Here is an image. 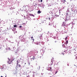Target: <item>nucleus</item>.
I'll return each mask as SVG.
<instances>
[{"label": "nucleus", "mask_w": 77, "mask_h": 77, "mask_svg": "<svg viewBox=\"0 0 77 77\" xmlns=\"http://www.w3.org/2000/svg\"><path fill=\"white\" fill-rule=\"evenodd\" d=\"M7 68V67H6V65H3V67L2 68V71H3V69H6Z\"/></svg>", "instance_id": "f257e3e1"}, {"label": "nucleus", "mask_w": 77, "mask_h": 77, "mask_svg": "<svg viewBox=\"0 0 77 77\" xmlns=\"http://www.w3.org/2000/svg\"><path fill=\"white\" fill-rule=\"evenodd\" d=\"M19 39L21 40V41H22V40H23L24 39V37H21V36H20L19 37Z\"/></svg>", "instance_id": "f03ea898"}, {"label": "nucleus", "mask_w": 77, "mask_h": 77, "mask_svg": "<svg viewBox=\"0 0 77 77\" xmlns=\"http://www.w3.org/2000/svg\"><path fill=\"white\" fill-rule=\"evenodd\" d=\"M29 15L31 16H32V17H35V16L33 15V14H29Z\"/></svg>", "instance_id": "7ed1b4c3"}, {"label": "nucleus", "mask_w": 77, "mask_h": 77, "mask_svg": "<svg viewBox=\"0 0 77 77\" xmlns=\"http://www.w3.org/2000/svg\"><path fill=\"white\" fill-rule=\"evenodd\" d=\"M9 61H8V63H9V64H11V61L10 62V59H9Z\"/></svg>", "instance_id": "20e7f679"}, {"label": "nucleus", "mask_w": 77, "mask_h": 77, "mask_svg": "<svg viewBox=\"0 0 77 77\" xmlns=\"http://www.w3.org/2000/svg\"><path fill=\"white\" fill-rule=\"evenodd\" d=\"M40 13H41V12L40 11V10L38 11L37 12V14H39Z\"/></svg>", "instance_id": "39448f33"}, {"label": "nucleus", "mask_w": 77, "mask_h": 77, "mask_svg": "<svg viewBox=\"0 0 77 77\" xmlns=\"http://www.w3.org/2000/svg\"><path fill=\"white\" fill-rule=\"evenodd\" d=\"M53 63V61H51V63H49V65H52Z\"/></svg>", "instance_id": "423d86ee"}, {"label": "nucleus", "mask_w": 77, "mask_h": 77, "mask_svg": "<svg viewBox=\"0 0 77 77\" xmlns=\"http://www.w3.org/2000/svg\"><path fill=\"white\" fill-rule=\"evenodd\" d=\"M31 38L32 40V41H34V39H33V36L31 37Z\"/></svg>", "instance_id": "0eeeda50"}, {"label": "nucleus", "mask_w": 77, "mask_h": 77, "mask_svg": "<svg viewBox=\"0 0 77 77\" xmlns=\"http://www.w3.org/2000/svg\"><path fill=\"white\" fill-rule=\"evenodd\" d=\"M49 71H52V69H51V67H50L49 68Z\"/></svg>", "instance_id": "6e6552de"}, {"label": "nucleus", "mask_w": 77, "mask_h": 77, "mask_svg": "<svg viewBox=\"0 0 77 77\" xmlns=\"http://www.w3.org/2000/svg\"><path fill=\"white\" fill-rule=\"evenodd\" d=\"M62 26H65V24L64 23V22L62 24Z\"/></svg>", "instance_id": "1a4fd4ad"}, {"label": "nucleus", "mask_w": 77, "mask_h": 77, "mask_svg": "<svg viewBox=\"0 0 77 77\" xmlns=\"http://www.w3.org/2000/svg\"><path fill=\"white\" fill-rule=\"evenodd\" d=\"M14 27H17V25H14Z\"/></svg>", "instance_id": "9d476101"}, {"label": "nucleus", "mask_w": 77, "mask_h": 77, "mask_svg": "<svg viewBox=\"0 0 77 77\" xmlns=\"http://www.w3.org/2000/svg\"><path fill=\"white\" fill-rule=\"evenodd\" d=\"M66 53V51H63V55H64V53Z\"/></svg>", "instance_id": "9b49d317"}, {"label": "nucleus", "mask_w": 77, "mask_h": 77, "mask_svg": "<svg viewBox=\"0 0 77 77\" xmlns=\"http://www.w3.org/2000/svg\"><path fill=\"white\" fill-rule=\"evenodd\" d=\"M62 2H66V0H62Z\"/></svg>", "instance_id": "f8f14e48"}, {"label": "nucleus", "mask_w": 77, "mask_h": 77, "mask_svg": "<svg viewBox=\"0 0 77 77\" xmlns=\"http://www.w3.org/2000/svg\"><path fill=\"white\" fill-rule=\"evenodd\" d=\"M66 44H68V41H66Z\"/></svg>", "instance_id": "ddd939ff"}, {"label": "nucleus", "mask_w": 77, "mask_h": 77, "mask_svg": "<svg viewBox=\"0 0 77 77\" xmlns=\"http://www.w3.org/2000/svg\"><path fill=\"white\" fill-rule=\"evenodd\" d=\"M10 10H12H12L14 9V8H10Z\"/></svg>", "instance_id": "4468645a"}, {"label": "nucleus", "mask_w": 77, "mask_h": 77, "mask_svg": "<svg viewBox=\"0 0 77 77\" xmlns=\"http://www.w3.org/2000/svg\"><path fill=\"white\" fill-rule=\"evenodd\" d=\"M68 39V37H66L65 38V40L66 41Z\"/></svg>", "instance_id": "2eb2a0df"}, {"label": "nucleus", "mask_w": 77, "mask_h": 77, "mask_svg": "<svg viewBox=\"0 0 77 77\" xmlns=\"http://www.w3.org/2000/svg\"><path fill=\"white\" fill-rule=\"evenodd\" d=\"M48 19H49V20H51V18L49 17Z\"/></svg>", "instance_id": "dca6fc26"}, {"label": "nucleus", "mask_w": 77, "mask_h": 77, "mask_svg": "<svg viewBox=\"0 0 77 77\" xmlns=\"http://www.w3.org/2000/svg\"><path fill=\"white\" fill-rule=\"evenodd\" d=\"M18 66H19V67H20H20H21V65H20V64H19Z\"/></svg>", "instance_id": "f3484780"}, {"label": "nucleus", "mask_w": 77, "mask_h": 77, "mask_svg": "<svg viewBox=\"0 0 77 77\" xmlns=\"http://www.w3.org/2000/svg\"><path fill=\"white\" fill-rule=\"evenodd\" d=\"M57 71L56 72H55V74H57Z\"/></svg>", "instance_id": "a211bd4d"}, {"label": "nucleus", "mask_w": 77, "mask_h": 77, "mask_svg": "<svg viewBox=\"0 0 77 77\" xmlns=\"http://www.w3.org/2000/svg\"><path fill=\"white\" fill-rule=\"evenodd\" d=\"M19 27H20V28H21V27H22V26H19Z\"/></svg>", "instance_id": "6ab92c4d"}, {"label": "nucleus", "mask_w": 77, "mask_h": 77, "mask_svg": "<svg viewBox=\"0 0 77 77\" xmlns=\"http://www.w3.org/2000/svg\"><path fill=\"white\" fill-rule=\"evenodd\" d=\"M14 59L12 60L11 61V62H12V61H14Z\"/></svg>", "instance_id": "aec40b11"}, {"label": "nucleus", "mask_w": 77, "mask_h": 77, "mask_svg": "<svg viewBox=\"0 0 77 77\" xmlns=\"http://www.w3.org/2000/svg\"><path fill=\"white\" fill-rule=\"evenodd\" d=\"M18 62L17 63V66H18Z\"/></svg>", "instance_id": "412c9836"}, {"label": "nucleus", "mask_w": 77, "mask_h": 77, "mask_svg": "<svg viewBox=\"0 0 77 77\" xmlns=\"http://www.w3.org/2000/svg\"><path fill=\"white\" fill-rule=\"evenodd\" d=\"M40 2H42V0H41Z\"/></svg>", "instance_id": "4be33fe9"}, {"label": "nucleus", "mask_w": 77, "mask_h": 77, "mask_svg": "<svg viewBox=\"0 0 77 77\" xmlns=\"http://www.w3.org/2000/svg\"><path fill=\"white\" fill-rule=\"evenodd\" d=\"M8 49H9L10 50H11V49H10V48H8Z\"/></svg>", "instance_id": "5701e85b"}, {"label": "nucleus", "mask_w": 77, "mask_h": 77, "mask_svg": "<svg viewBox=\"0 0 77 77\" xmlns=\"http://www.w3.org/2000/svg\"><path fill=\"white\" fill-rule=\"evenodd\" d=\"M17 63H18V60H17Z\"/></svg>", "instance_id": "b1692460"}, {"label": "nucleus", "mask_w": 77, "mask_h": 77, "mask_svg": "<svg viewBox=\"0 0 77 77\" xmlns=\"http://www.w3.org/2000/svg\"><path fill=\"white\" fill-rule=\"evenodd\" d=\"M57 42V41H55V42Z\"/></svg>", "instance_id": "393cba45"}, {"label": "nucleus", "mask_w": 77, "mask_h": 77, "mask_svg": "<svg viewBox=\"0 0 77 77\" xmlns=\"http://www.w3.org/2000/svg\"><path fill=\"white\" fill-rule=\"evenodd\" d=\"M64 45H62V46H63H63Z\"/></svg>", "instance_id": "a878e982"}, {"label": "nucleus", "mask_w": 77, "mask_h": 77, "mask_svg": "<svg viewBox=\"0 0 77 77\" xmlns=\"http://www.w3.org/2000/svg\"><path fill=\"white\" fill-rule=\"evenodd\" d=\"M33 57H34L33 59H35V56H34Z\"/></svg>", "instance_id": "bb28decb"}, {"label": "nucleus", "mask_w": 77, "mask_h": 77, "mask_svg": "<svg viewBox=\"0 0 77 77\" xmlns=\"http://www.w3.org/2000/svg\"><path fill=\"white\" fill-rule=\"evenodd\" d=\"M37 44L38 45V44H39L38 43H37Z\"/></svg>", "instance_id": "cd10ccee"}, {"label": "nucleus", "mask_w": 77, "mask_h": 77, "mask_svg": "<svg viewBox=\"0 0 77 77\" xmlns=\"http://www.w3.org/2000/svg\"><path fill=\"white\" fill-rule=\"evenodd\" d=\"M1 77H3L2 76H1Z\"/></svg>", "instance_id": "c85d7f7f"}, {"label": "nucleus", "mask_w": 77, "mask_h": 77, "mask_svg": "<svg viewBox=\"0 0 77 77\" xmlns=\"http://www.w3.org/2000/svg\"><path fill=\"white\" fill-rule=\"evenodd\" d=\"M76 59H77V57H76Z\"/></svg>", "instance_id": "c756f323"}, {"label": "nucleus", "mask_w": 77, "mask_h": 77, "mask_svg": "<svg viewBox=\"0 0 77 77\" xmlns=\"http://www.w3.org/2000/svg\"><path fill=\"white\" fill-rule=\"evenodd\" d=\"M66 19H68V17H67Z\"/></svg>", "instance_id": "7c9ffc66"}, {"label": "nucleus", "mask_w": 77, "mask_h": 77, "mask_svg": "<svg viewBox=\"0 0 77 77\" xmlns=\"http://www.w3.org/2000/svg\"><path fill=\"white\" fill-rule=\"evenodd\" d=\"M29 65H30V63H29Z\"/></svg>", "instance_id": "2f4dec72"}, {"label": "nucleus", "mask_w": 77, "mask_h": 77, "mask_svg": "<svg viewBox=\"0 0 77 77\" xmlns=\"http://www.w3.org/2000/svg\"><path fill=\"white\" fill-rule=\"evenodd\" d=\"M27 19H28V17H27Z\"/></svg>", "instance_id": "473e14b6"}, {"label": "nucleus", "mask_w": 77, "mask_h": 77, "mask_svg": "<svg viewBox=\"0 0 77 77\" xmlns=\"http://www.w3.org/2000/svg\"><path fill=\"white\" fill-rule=\"evenodd\" d=\"M29 18H30V17H29Z\"/></svg>", "instance_id": "72a5a7b5"}, {"label": "nucleus", "mask_w": 77, "mask_h": 77, "mask_svg": "<svg viewBox=\"0 0 77 77\" xmlns=\"http://www.w3.org/2000/svg\"><path fill=\"white\" fill-rule=\"evenodd\" d=\"M5 77H6V76H5Z\"/></svg>", "instance_id": "f704fd0d"}, {"label": "nucleus", "mask_w": 77, "mask_h": 77, "mask_svg": "<svg viewBox=\"0 0 77 77\" xmlns=\"http://www.w3.org/2000/svg\"><path fill=\"white\" fill-rule=\"evenodd\" d=\"M13 12H14V11H13Z\"/></svg>", "instance_id": "c9c22d12"}, {"label": "nucleus", "mask_w": 77, "mask_h": 77, "mask_svg": "<svg viewBox=\"0 0 77 77\" xmlns=\"http://www.w3.org/2000/svg\"><path fill=\"white\" fill-rule=\"evenodd\" d=\"M50 77H51V76H50Z\"/></svg>", "instance_id": "e433bc0d"}]
</instances>
